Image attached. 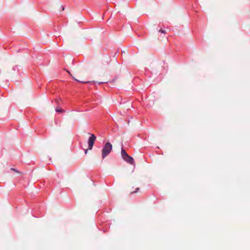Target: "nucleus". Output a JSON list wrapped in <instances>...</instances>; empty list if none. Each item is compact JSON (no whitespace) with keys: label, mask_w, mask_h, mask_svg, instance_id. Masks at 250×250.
<instances>
[{"label":"nucleus","mask_w":250,"mask_h":250,"mask_svg":"<svg viewBox=\"0 0 250 250\" xmlns=\"http://www.w3.org/2000/svg\"><path fill=\"white\" fill-rule=\"evenodd\" d=\"M112 149V145L111 143H106L102 149V157L104 158L108 155Z\"/></svg>","instance_id":"obj_1"},{"label":"nucleus","mask_w":250,"mask_h":250,"mask_svg":"<svg viewBox=\"0 0 250 250\" xmlns=\"http://www.w3.org/2000/svg\"><path fill=\"white\" fill-rule=\"evenodd\" d=\"M91 136L88 139V148L91 150L92 148L95 141L96 139V137L93 134H90Z\"/></svg>","instance_id":"obj_2"},{"label":"nucleus","mask_w":250,"mask_h":250,"mask_svg":"<svg viewBox=\"0 0 250 250\" xmlns=\"http://www.w3.org/2000/svg\"><path fill=\"white\" fill-rule=\"evenodd\" d=\"M124 160L130 164H133L134 163V159L129 155H128L126 158L125 157Z\"/></svg>","instance_id":"obj_3"},{"label":"nucleus","mask_w":250,"mask_h":250,"mask_svg":"<svg viewBox=\"0 0 250 250\" xmlns=\"http://www.w3.org/2000/svg\"><path fill=\"white\" fill-rule=\"evenodd\" d=\"M121 155L123 159H124L125 157L126 158L128 155L126 152L125 150L122 148L121 150Z\"/></svg>","instance_id":"obj_4"},{"label":"nucleus","mask_w":250,"mask_h":250,"mask_svg":"<svg viewBox=\"0 0 250 250\" xmlns=\"http://www.w3.org/2000/svg\"><path fill=\"white\" fill-rule=\"evenodd\" d=\"M75 81H77V82H79L80 83H91V84H93L94 83L92 82H91V81H78V80L77 79H75Z\"/></svg>","instance_id":"obj_5"},{"label":"nucleus","mask_w":250,"mask_h":250,"mask_svg":"<svg viewBox=\"0 0 250 250\" xmlns=\"http://www.w3.org/2000/svg\"><path fill=\"white\" fill-rule=\"evenodd\" d=\"M139 190V188H136L135 191L130 192V194H132L133 193H136L137 192V191H138Z\"/></svg>","instance_id":"obj_6"},{"label":"nucleus","mask_w":250,"mask_h":250,"mask_svg":"<svg viewBox=\"0 0 250 250\" xmlns=\"http://www.w3.org/2000/svg\"><path fill=\"white\" fill-rule=\"evenodd\" d=\"M159 32L162 33H163V34H166V32L165 30H162V29H160L159 30Z\"/></svg>","instance_id":"obj_7"},{"label":"nucleus","mask_w":250,"mask_h":250,"mask_svg":"<svg viewBox=\"0 0 250 250\" xmlns=\"http://www.w3.org/2000/svg\"><path fill=\"white\" fill-rule=\"evenodd\" d=\"M11 170H13V171H16V172H18V171L17 170L15 169H14V168H11Z\"/></svg>","instance_id":"obj_8"},{"label":"nucleus","mask_w":250,"mask_h":250,"mask_svg":"<svg viewBox=\"0 0 250 250\" xmlns=\"http://www.w3.org/2000/svg\"><path fill=\"white\" fill-rule=\"evenodd\" d=\"M56 111L59 112H60V113H62L63 110H56Z\"/></svg>","instance_id":"obj_9"},{"label":"nucleus","mask_w":250,"mask_h":250,"mask_svg":"<svg viewBox=\"0 0 250 250\" xmlns=\"http://www.w3.org/2000/svg\"><path fill=\"white\" fill-rule=\"evenodd\" d=\"M87 151H88V150H87V149H86V150H85V154H87Z\"/></svg>","instance_id":"obj_10"},{"label":"nucleus","mask_w":250,"mask_h":250,"mask_svg":"<svg viewBox=\"0 0 250 250\" xmlns=\"http://www.w3.org/2000/svg\"><path fill=\"white\" fill-rule=\"evenodd\" d=\"M62 10H63L64 9V7H63L62 6Z\"/></svg>","instance_id":"obj_11"},{"label":"nucleus","mask_w":250,"mask_h":250,"mask_svg":"<svg viewBox=\"0 0 250 250\" xmlns=\"http://www.w3.org/2000/svg\"><path fill=\"white\" fill-rule=\"evenodd\" d=\"M55 109L58 110V109H61V108H58V107H57Z\"/></svg>","instance_id":"obj_12"}]
</instances>
